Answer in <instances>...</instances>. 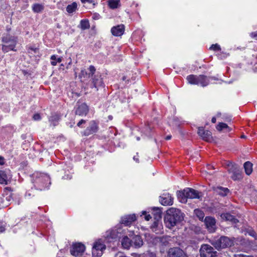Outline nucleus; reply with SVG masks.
<instances>
[{
	"mask_svg": "<svg viewBox=\"0 0 257 257\" xmlns=\"http://www.w3.org/2000/svg\"><path fill=\"white\" fill-rule=\"evenodd\" d=\"M134 160H136V161H138V159H137V158H135V157L134 158Z\"/></svg>",
	"mask_w": 257,
	"mask_h": 257,
	"instance_id": "obj_61",
	"label": "nucleus"
},
{
	"mask_svg": "<svg viewBox=\"0 0 257 257\" xmlns=\"http://www.w3.org/2000/svg\"><path fill=\"white\" fill-rule=\"evenodd\" d=\"M209 168H209V169H211V168L213 169V166H210V165H209Z\"/></svg>",
	"mask_w": 257,
	"mask_h": 257,
	"instance_id": "obj_59",
	"label": "nucleus"
},
{
	"mask_svg": "<svg viewBox=\"0 0 257 257\" xmlns=\"http://www.w3.org/2000/svg\"><path fill=\"white\" fill-rule=\"evenodd\" d=\"M98 126L95 121L93 120L90 122L89 126L87 127L84 132L85 136H89L98 131Z\"/></svg>",
	"mask_w": 257,
	"mask_h": 257,
	"instance_id": "obj_14",
	"label": "nucleus"
},
{
	"mask_svg": "<svg viewBox=\"0 0 257 257\" xmlns=\"http://www.w3.org/2000/svg\"><path fill=\"white\" fill-rule=\"evenodd\" d=\"M242 138H245V137L244 135H242L241 137Z\"/></svg>",
	"mask_w": 257,
	"mask_h": 257,
	"instance_id": "obj_60",
	"label": "nucleus"
},
{
	"mask_svg": "<svg viewBox=\"0 0 257 257\" xmlns=\"http://www.w3.org/2000/svg\"><path fill=\"white\" fill-rule=\"evenodd\" d=\"M51 59L52 60L51 61V64L53 66H55L57 64V62L55 61L56 60V57L55 55H52L51 57Z\"/></svg>",
	"mask_w": 257,
	"mask_h": 257,
	"instance_id": "obj_39",
	"label": "nucleus"
},
{
	"mask_svg": "<svg viewBox=\"0 0 257 257\" xmlns=\"http://www.w3.org/2000/svg\"><path fill=\"white\" fill-rule=\"evenodd\" d=\"M159 220H155V221L152 224L151 227L152 228H156L158 227L159 224Z\"/></svg>",
	"mask_w": 257,
	"mask_h": 257,
	"instance_id": "obj_44",
	"label": "nucleus"
},
{
	"mask_svg": "<svg viewBox=\"0 0 257 257\" xmlns=\"http://www.w3.org/2000/svg\"><path fill=\"white\" fill-rule=\"evenodd\" d=\"M228 172L231 173V178L233 180H240L242 178L241 171L236 165H228Z\"/></svg>",
	"mask_w": 257,
	"mask_h": 257,
	"instance_id": "obj_9",
	"label": "nucleus"
},
{
	"mask_svg": "<svg viewBox=\"0 0 257 257\" xmlns=\"http://www.w3.org/2000/svg\"><path fill=\"white\" fill-rule=\"evenodd\" d=\"M121 237V229H114L108 230L106 232L105 238L108 241L111 242L112 240H116Z\"/></svg>",
	"mask_w": 257,
	"mask_h": 257,
	"instance_id": "obj_8",
	"label": "nucleus"
},
{
	"mask_svg": "<svg viewBox=\"0 0 257 257\" xmlns=\"http://www.w3.org/2000/svg\"><path fill=\"white\" fill-rule=\"evenodd\" d=\"M197 133L205 141L209 142L212 139L211 132L208 130H205L203 127H199Z\"/></svg>",
	"mask_w": 257,
	"mask_h": 257,
	"instance_id": "obj_12",
	"label": "nucleus"
},
{
	"mask_svg": "<svg viewBox=\"0 0 257 257\" xmlns=\"http://www.w3.org/2000/svg\"><path fill=\"white\" fill-rule=\"evenodd\" d=\"M187 192L186 189H184L183 191H179L177 192V196L178 199L180 200V201L182 203H186L187 202V195H186Z\"/></svg>",
	"mask_w": 257,
	"mask_h": 257,
	"instance_id": "obj_24",
	"label": "nucleus"
},
{
	"mask_svg": "<svg viewBox=\"0 0 257 257\" xmlns=\"http://www.w3.org/2000/svg\"><path fill=\"white\" fill-rule=\"evenodd\" d=\"M252 35L253 37L255 38L257 40V33L256 34H255V33H254V34L252 33Z\"/></svg>",
	"mask_w": 257,
	"mask_h": 257,
	"instance_id": "obj_51",
	"label": "nucleus"
},
{
	"mask_svg": "<svg viewBox=\"0 0 257 257\" xmlns=\"http://www.w3.org/2000/svg\"><path fill=\"white\" fill-rule=\"evenodd\" d=\"M170 237L163 236L158 238L159 242L162 246H167L169 244Z\"/></svg>",
	"mask_w": 257,
	"mask_h": 257,
	"instance_id": "obj_29",
	"label": "nucleus"
},
{
	"mask_svg": "<svg viewBox=\"0 0 257 257\" xmlns=\"http://www.w3.org/2000/svg\"><path fill=\"white\" fill-rule=\"evenodd\" d=\"M77 5L76 3L73 2L71 5H69L68 6H67V7L66 8V11L68 13H70V14L72 13L74 11H75V10L77 8Z\"/></svg>",
	"mask_w": 257,
	"mask_h": 257,
	"instance_id": "obj_30",
	"label": "nucleus"
},
{
	"mask_svg": "<svg viewBox=\"0 0 257 257\" xmlns=\"http://www.w3.org/2000/svg\"><path fill=\"white\" fill-rule=\"evenodd\" d=\"M184 219V214L176 208H170L166 211L164 216V222L168 228H172L180 223Z\"/></svg>",
	"mask_w": 257,
	"mask_h": 257,
	"instance_id": "obj_1",
	"label": "nucleus"
},
{
	"mask_svg": "<svg viewBox=\"0 0 257 257\" xmlns=\"http://www.w3.org/2000/svg\"><path fill=\"white\" fill-rule=\"evenodd\" d=\"M33 119L35 120H40L41 119V116L39 113H36L33 115Z\"/></svg>",
	"mask_w": 257,
	"mask_h": 257,
	"instance_id": "obj_43",
	"label": "nucleus"
},
{
	"mask_svg": "<svg viewBox=\"0 0 257 257\" xmlns=\"http://www.w3.org/2000/svg\"><path fill=\"white\" fill-rule=\"evenodd\" d=\"M220 217L223 220L229 221L233 223H236L238 222L237 219L229 213H222L220 215Z\"/></svg>",
	"mask_w": 257,
	"mask_h": 257,
	"instance_id": "obj_22",
	"label": "nucleus"
},
{
	"mask_svg": "<svg viewBox=\"0 0 257 257\" xmlns=\"http://www.w3.org/2000/svg\"><path fill=\"white\" fill-rule=\"evenodd\" d=\"M10 30H11V28H8V27L7 28V31L8 32H9Z\"/></svg>",
	"mask_w": 257,
	"mask_h": 257,
	"instance_id": "obj_56",
	"label": "nucleus"
},
{
	"mask_svg": "<svg viewBox=\"0 0 257 257\" xmlns=\"http://www.w3.org/2000/svg\"><path fill=\"white\" fill-rule=\"evenodd\" d=\"M119 2L120 0H109L108 3L109 7L112 9H114L117 8Z\"/></svg>",
	"mask_w": 257,
	"mask_h": 257,
	"instance_id": "obj_32",
	"label": "nucleus"
},
{
	"mask_svg": "<svg viewBox=\"0 0 257 257\" xmlns=\"http://www.w3.org/2000/svg\"><path fill=\"white\" fill-rule=\"evenodd\" d=\"M89 109L86 103L78 104L75 111V114L79 115H86L88 112Z\"/></svg>",
	"mask_w": 257,
	"mask_h": 257,
	"instance_id": "obj_17",
	"label": "nucleus"
},
{
	"mask_svg": "<svg viewBox=\"0 0 257 257\" xmlns=\"http://www.w3.org/2000/svg\"><path fill=\"white\" fill-rule=\"evenodd\" d=\"M210 243L218 250L230 247L234 244L233 240L225 236H221L219 238H214Z\"/></svg>",
	"mask_w": 257,
	"mask_h": 257,
	"instance_id": "obj_3",
	"label": "nucleus"
},
{
	"mask_svg": "<svg viewBox=\"0 0 257 257\" xmlns=\"http://www.w3.org/2000/svg\"><path fill=\"white\" fill-rule=\"evenodd\" d=\"M216 121V119L215 117H213L211 119V121L212 123H215Z\"/></svg>",
	"mask_w": 257,
	"mask_h": 257,
	"instance_id": "obj_50",
	"label": "nucleus"
},
{
	"mask_svg": "<svg viewBox=\"0 0 257 257\" xmlns=\"http://www.w3.org/2000/svg\"><path fill=\"white\" fill-rule=\"evenodd\" d=\"M186 194L187 197L190 199H200L202 197V194L201 192H198L197 190H195L192 188H187L186 189Z\"/></svg>",
	"mask_w": 257,
	"mask_h": 257,
	"instance_id": "obj_15",
	"label": "nucleus"
},
{
	"mask_svg": "<svg viewBox=\"0 0 257 257\" xmlns=\"http://www.w3.org/2000/svg\"><path fill=\"white\" fill-rule=\"evenodd\" d=\"M248 234L250 236H251L252 237H254L255 238H256V237H257L256 233V232L254 230H250L248 232Z\"/></svg>",
	"mask_w": 257,
	"mask_h": 257,
	"instance_id": "obj_41",
	"label": "nucleus"
},
{
	"mask_svg": "<svg viewBox=\"0 0 257 257\" xmlns=\"http://www.w3.org/2000/svg\"><path fill=\"white\" fill-rule=\"evenodd\" d=\"M187 79L189 83L198 85V76L190 75L187 77Z\"/></svg>",
	"mask_w": 257,
	"mask_h": 257,
	"instance_id": "obj_28",
	"label": "nucleus"
},
{
	"mask_svg": "<svg viewBox=\"0 0 257 257\" xmlns=\"http://www.w3.org/2000/svg\"><path fill=\"white\" fill-rule=\"evenodd\" d=\"M30 50L34 51L35 53H37V52H38L39 49L37 48H34L33 47H29L28 49L29 53H31L30 51Z\"/></svg>",
	"mask_w": 257,
	"mask_h": 257,
	"instance_id": "obj_40",
	"label": "nucleus"
},
{
	"mask_svg": "<svg viewBox=\"0 0 257 257\" xmlns=\"http://www.w3.org/2000/svg\"><path fill=\"white\" fill-rule=\"evenodd\" d=\"M243 167L245 170V173L249 175L252 171V164L249 161L246 162L243 165Z\"/></svg>",
	"mask_w": 257,
	"mask_h": 257,
	"instance_id": "obj_27",
	"label": "nucleus"
},
{
	"mask_svg": "<svg viewBox=\"0 0 257 257\" xmlns=\"http://www.w3.org/2000/svg\"><path fill=\"white\" fill-rule=\"evenodd\" d=\"M44 9V6L41 4H35L33 6V10L36 13H40Z\"/></svg>",
	"mask_w": 257,
	"mask_h": 257,
	"instance_id": "obj_34",
	"label": "nucleus"
},
{
	"mask_svg": "<svg viewBox=\"0 0 257 257\" xmlns=\"http://www.w3.org/2000/svg\"><path fill=\"white\" fill-rule=\"evenodd\" d=\"M108 118L110 119V120H111L112 119V116L111 115H109L108 116Z\"/></svg>",
	"mask_w": 257,
	"mask_h": 257,
	"instance_id": "obj_55",
	"label": "nucleus"
},
{
	"mask_svg": "<svg viewBox=\"0 0 257 257\" xmlns=\"http://www.w3.org/2000/svg\"><path fill=\"white\" fill-rule=\"evenodd\" d=\"M143 214L145 215V218L146 220L149 221L151 218V216L150 214H147L146 211L143 212Z\"/></svg>",
	"mask_w": 257,
	"mask_h": 257,
	"instance_id": "obj_42",
	"label": "nucleus"
},
{
	"mask_svg": "<svg viewBox=\"0 0 257 257\" xmlns=\"http://www.w3.org/2000/svg\"><path fill=\"white\" fill-rule=\"evenodd\" d=\"M86 122V120L84 119L80 120L78 123H77V126L79 127H81V124L85 123Z\"/></svg>",
	"mask_w": 257,
	"mask_h": 257,
	"instance_id": "obj_46",
	"label": "nucleus"
},
{
	"mask_svg": "<svg viewBox=\"0 0 257 257\" xmlns=\"http://www.w3.org/2000/svg\"><path fill=\"white\" fill-rule=\"evenodd\" d=\"M62 61V58L59 57L57 59V62H61Z\"/></svg>",
	"mask_w": 257,
	"mask_h": 257,
	"instance_id": "obj_53",
	"label": "nucleus"
},
{
	"mask_svg": "<svg viewBox=\"0 0 257 257\" xmlns=\"http://www.w3.org/2000/svg\"><path fill=\"white\" fill-rule=\"evenodd\" d=\"M85 250V246L81 243H76L73 245L70 250L72 255L77 256L81 255Z\"/></svg>",
	"mask_w": 257,
	"mask_h": 257,
	"instance_id": "obj_11",
	"label": "nucleus"
},
{
	"mask_svg": "<svg viewBox=\"0 0 257 257\" xmlns=\"http://www.w3.org/2000/svg\"><path fill=\"white\" fill-rule=\"evenodd\" d=\"M134 160H136V161H138V159H137V158H135V157L134 158Z\"/></svg>",
	"mask_w": 257,
	"mask_h": 257,
	"instance_id": "obj_62",
	"label": "nucleus"
},
{
	"mask_svg": "<svg viewBox=\"0 0 257 257\" xmlns=\"http://www.w3.org/2000/svg\"><path fill=\"white\" fill-rule=\"evenodd\" d=\"M5 230V227L0 224V232L4 231Z\"/></svg>",
	"mask_w": 257,
	"mask_h": 257,
	"instance_id": "obj_48",
	"label": "nucleus"
},
{
	"mask_svg": "<svg viewBox=\"0 0 257 257\" xmlns=\"http://www.w3.org/2000/svg\"><path fill=\"white\" fill-rule=\"evenodd\" d=\"M160 198L159 201L162 205L166 206L172 205L173 204V198L169 194H164L162 196H160Z\"/></svg>",
	"mask_w": 257,
	"mask_h": 257,
	"instance_id": "obj_16",
	"label": "nucleus"
},
{
	"mask_svg": "<svg viewBox=\"0 0 257 257\" xmlns=\"http://www.w3.org/2000/svg\"><path fill=\"white\" fill-rule=\"evenodd\" d=\"M105 249V245L101 240L96 241L93 246L92 253L93 255L100 256L102 254V251Z\"/></svg>",
	"mask_w": 257,
	"mask_h": 257,
	"instance_id": "obj_10",
	"label": "nucleus"
},
{
	"mask_svg": "<svg viewBox=\"0 0 257 257\" xmlns=\"http://www.w3.org/2000/svg\"><path fill=\"white\" fill-rule=\"evenodd\" d=\"M89 70L88 78H90V80L88 83L91 88H95L97 90L98 88L103 84L102 78L99 74H95L96 69L93 66H90Z\"/></svg>",
	"mask_w": 257,
	"mask_h": 257,
	"instance_id": "obj_2",
	"label": "nucleus"
},
{
	"mask_svg": "<svg viewBox=\"0 0 257 257\" xmlns=\"http://www.w3.org/2000/svg\"><path fill=\"white\" fill-rule=\"evenodd\" d=\"M121 245L125 249H129L131 246H133L132 243V239L127 235L124 236L121 240Z\"/></svg>",
	"mask_w": 257,
	"mask_h": 257,
	"instance_id": "obj_21",
	"label": "nucleus"
},
{
	"mask_svg": "<svg viewBox=\"0 0 257 257\" xmlns=\"http://www.w3.org/2000/svg\"><path fill=\"white\" fill-rule=\"evenodd\" d=\"M90 27L89 21L87 20H83L80 22V27L82 30L88 29Z\"/></svg>",
	"mask_w": 257,
	"mask_h": 257,
	"instance_id": "obj_35",
	"label": "nucleus"
},
{
	"mask_svg": "<svg viewBox=\"0 0 257 257\" xmlns=\"http://www.w3.org/2000/svg\"><path fill=\"white\" fill-rule=\"evenodd\" d=\"M5 164V159L3 157L0 156V165H3Z\"/></svg>",
	"mask_w": 257,
	"mask_h": 257,
	"instance_id": "obj_47",
	"label": "nucleus"
},
{
	"mask_svg": "<svg viewBox=\"0 0 257 257\" xmlns=\"http://www.w3.org/2000/svg\"><path fill=\"white\" fill-rule=\"evenodd\" d=\"M198 85L200 84L202 86L204 87L209 84V80L207 77L204 75H200L198 76Z\"/></svg>",
	"mask_w": 257,
	"mask_h": 257,
	"instance_id": "obj_23",
	"label": "nucleus"
},
{
	"mask_svg": "<svg viewBox=\"0 0 257 257\" xmlns=\"http://www.w3.org/2000/svg\"><path fill=\"white\" fill-rule=\"evenodd\" d=\"M122 79L123 80H125L126 79V77H125V76H123V77H122Z\"/></svg>",
	"mask_w": 257,
	"mask_h": 257,
	"instance_id": "obj_58",
	"label": "nucleus"
},
{
	"mask_svg": "<svg viewBox=\"0 0 257 257\" xmlns=\"http://www.w3.org/2000/svg\"><path fill=\"white\" fill-rule=\"evenodd\" d=\"M151 257H156V254L153 253H151Z\"/></svg>",
	"mask_w": 257,
	"mask_h": 257,
	"instance_id": "obj_54",
	"label": "nucleus"
},
{
	"mask_svg": "<svg viewBox=\"0 0 257 257\" xmlns=\"http://www.w3.org/2000/svg\"><path fill=\"white\" fill-rule=\"evenodd\" d=\"M194 213L200 220L203 221L205 215L203 211L199 209H196L194 210Z\"/></svg>",
	"mask_w": 257,
	"mask_h": 257,
	"instance_id": "obj_31",
	"label": "nucleus"
},
{
	"mask_svg": "<svg viewBox=\"0 0 257 257\" xmlns=\"http://www.w3.org/2000/svg\"><path fill=\"white\" fill-rule=\"evenodd\" d=\"M2 41L5 44H8L11 42L9 45H3L2 46V50L4 52H8L10 50L16 51L15 49L16 45L17 43V37L7 35L6 36L2 37Z\"/></svg>",
	"mask_w": 257,
	"mask_h": 257,
	"instance_id": "obj_4",
	"label": "nucleus"
},
{
	"mask_svg": "<svg viewBox=\"0 0 257 257\" xmlns=\"http://www.w3.org/2000/svg\"><path fill=\"white\" fill-rule=\"evenodd\" d=\"M137 140H140V138H139V137H138V138H137Z\"/></svg>",
	"mask_w": 257,
	"mask_h": 257,
	"instance_id": "obj_63",
	"label": "nucleus"
},
{
	"mask_svg": "<svg viewBox=\"0 0 257 257\" xmlns=\"http://www.w3.org/2000/svg\"><path fill=\"white\" fill-rule=\"evenodd\" d=\"M200 257H216L217 252L210 245L204 244L200 249Z\"/></svg>",
	"mask_w": 257,
	"mask_h": 257,
	"instance_id": "obj_5",
	"label": "nucleus"
},
{
	"mask_svg": "<svg viewBox=\"0 0 257 257\" xmlns=\"http://www.w3.org/2000/svg\"><path fill=\"white\" fill-rule=\"evenodd\" d=\"M153 214L155 220H160L162 218V211L159 207H153Z\"/></svg>",
	"mask_w": 257,
	"mask_h": 257,
	"instance_id": "obj_25",
	"label": "nucleus"
},
{
	"mask_svg": "<svg viewBox=\"0 0 257 257\" xmlns=\"http://www.w3.org/2000/svg\"><path fill=\"white\" fill-rule=\"evenodd\" d=\"M235 257H253L252 255H247L243 254H235Z\"/></svg>",
	"mask_w": 257,
	"mask_h": 257,
	"instance_id": "obj_45",
	"label": "nucleus"
},
{
	"mask_svg": "<svg viewBox=\"0 0 257 257\" xmlns=\"http://www.w3.org/2000/svg\"><path fill=\"white\" fill-rule=\"evenodd\" d=\"M212 189L216 193L222 196L227 195L229 191L228 188L221 186L213 187Z\"/></svg>",
	"mask_w": 257,
	"mask_h": 257,
	"instance_id": "obj_20",
	"label": "nucleus"
},
{
	"mask_svg": "<svg viewBox=\"0 0 257 257\" xmlns=\"http://www.w3.org/2000/svg\"><path fill=\"white\" fill-rule=\"evenodd\" d=\"M82 3H85L86 2L91 3L92 0H81Z\"/></svg>",
	"mask_w": 257,
	"mask_h": 257,
	"instance_id": "obj_49",
	"label": "nucleus"
},
{
	"mask_svg": "<svg viewBox=\"0 0 257 257\" xmlns=\"http://www.w3.org/2000/svg\"><path fill=\"white\" fill-rule=\"evenodd\" d=\"M59 116L58 115H54L50 118L49 120L53 124V126H56L57 125V122L59 121Z\"/></svg>",
	"mask_w": 257,
	"mask_h": 257,
	"instance_id": "obj_36",
	"label": "nucleus"
},
{
	"mask_svg": "<svg viewBox=\"0 0 257 257\" xmlns=\"http://www.w3.org/2000/svg\"><path fill=\"white\" fill-rule=\"evenodd\" d=\"M88 74L85 70H82L80 73L79 74V77L83 78V81L86 80L85 78H88Z\"/></svg>",
	"mask_w": 257,
	"mask_h": 257,
	"instance_id": "obj_37",
	"label": "nucleus"
},
{
	"mask_svg": "<svg viewBox=\"0 0 257 257\" xmlns=\"http://www.w3.org/2000/svg\"><path fill=\"white\" fill-rule=\"evenodd\" d=\"M124 31V26L123 25H117L113 27L111 29L112 34L115 36H120L123 35Z\"/></svg>",
	"mask_w": 257,
	"mask_h": 257,
	"instance_id": "obj_19",
	"label": "nucleus"
},
{
	"mask_svg": "<svg viewBox=\"0 0 257 257\" xmlns=\"http://www.w3.org/2000/svg\"><path fill=\"white\" fill-rule=\"evenodd\" d=\"M223 128H227L228 132H230L231 128H230L226 123L223 122H220L216 126V129L218 131H221Z\"/></svg>",
	"mask_w": 257,
	"mask_h": 257,
	"instance_id": "obj_33",
	"label": "nucleus"
},
{
	"mask_svg": "<svg viewBox=\"0 0 257 257\" xmlns=\"http://www.w3.org/2000/svg\"><path fill=\"white\" fill-rule=\"evenodd\" d=\"M8 176L5 171L0 170V184H8Z\"/></svg>",
	"mask_w": 257,
	"mask_h": 257,
	"instance_id": "obj_26",
	"label": "nucleus"
},
{
	"mask_svg": "<svg viewBox=\"0 0 257 257\" xmlns=\"http://www.w3.org/2000/svg\"><path fill=\"white\" fill-rule=\"evenodd\" d=\"M171 136H168L166 137V140H169L171 139Z\"/></svg>",
	"mask_w": 257,
	"mask_h": 257,
	"instance_id": "obj_52",
	"label": "nucleus"
},
{
	"mask_svg": "<svg viewBox=\"0 0 257 257\" xmlns=\"http://www.w3.org/2000/svg\"><path fill=\"white\" fill-rule=\"evenodd\" d=\"M129 236L132 239L133 246H134L135 248H139L143 245V241L140 235H134L133 233H130Z\"/></svg>",
	"mask_w": 257,
	"mask_h": 257,
	"instance_id": "obj_13",
	"label": "nucleus"
},
{
	"mask_svg": "<svg viewBox=\"0 0 257 257\" xmlns=\"http://www.w3.org/2000/svg\"><path fill=\"white\" fill-rule=\"evenodd\" d=\"M206 228L209 232H215L217 229L216 221L215 218L211 216H206L204 219Z\"/></svg>",
	"mask_w": 257,
	"mask_h": 257,
	"instance_id": "obj_7",
	"label": "nucleus"
},
{
	"mask_svg": "<svg viewBox=\"0 0 257 257\" xmlns=\"http://www.w3.org/2000/svg\"><path fill=\"white\" fill-rule=\"evenodd\" d=\"M46 178L48 180L49 178L48 177H46Z\"/></svg>",
	"mask_w": 257,
	"mask_h": 257,
	"instance_id": "obj_64",
	"label": "nucleus"
},
{
	"mask_svg": "<svg viewBox=\"0 0 257 257\" xmlns=\"http://www.w3.org/2000/svg\"><path fill=\"white\" fill-rule=\"evenodd\" d=\"M136 220V216L135 214L125 215L121 217L120 222L126 226L130 225L132 223Z\"/></svg>",
	"mask_w": 257,
	"mask_h": 257,
	"instance_id": "obj_18",
	"label": "nucleus"
},
{
	"mask_svg": "<svg viewBox=\"0 0 257 257\" xmlns=\"http://www.w3.org/2000/svg\"><path fill=\"white\" fill-rule=\"evenodd\" d=\"M208 170H209V172H208V173H209V174H213V173H212L211 171H210V170H209V168H208Z\"/></svg>",
	"mask_w": 257,
	"mask_h": 257,
	"instance_id": "obj_57",
	"label": "nucleus"
},
{
	"mask_svg": "<svg viewBox=\"0 0 257 257\" xmlns=\"http://www.w3.org/2000/svg\"><path fill=\"white\" fill-rule=\"evenodd\" d=\"M167 257H188V255L180 247H172L167 251Z\"/></svg>",
	"mask_w": 257,
	"mask_h": 257,
	"instance_id": "obj_6",
	"label": "nucleus"
},
{
	"mask_svg": "<svg viewBox=\"0 0 257 257\" xmlns=\"http://www.w3.org/2000/svg\"><path fill=\"white\" fill-rule=\"evenodd\" d=\"M210 50H213L214 51H220L221 48L217 44H212L210 47Z\"/></svg>",
	"mask_w": 257,
	"mask_h": 257,
	"instance_id": "obj_38",
	"label": "nucleus"
}]
</instances>
